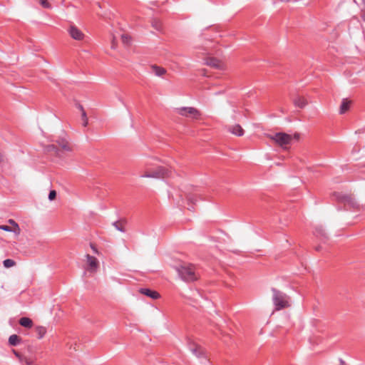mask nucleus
<instances>
[{"label":"nucleus","instance_id":"1a4fd4ad","mask_svg":"<svg viewBox=\"0 0 365 365\" xmlns=\"http://www.w3.org/2000/svg\"><path fill=\"white\" fill-rule=\"evenodd\" d=\"M44 150L47 153L54 155L58 158H62V154L61 153L59 148L57 147L56 144H51L46 145L45 147Z\"/></svg>","mask_w":365,"mask_h":365},{"label":"nucleus","instance_id":"ea45409f","mask_svg":"<svg viewBox=\"0 0 365 365\" xmlns=\"http://www.w3.org/2000/svg\"><path fill=\"white\" fill-rule=\"evenodd\" d=\"M192 209H193V207L191 206L190 207H188V210H191Z\"/></svg>","mask_w":365,"mask_h":365},{"label":"nucleus","instance_id":"ddd939ff","mask_svg":"<svg viewBox=\"0 0 365 365\" xmlns=\"http://www.w3.org/2000/svg\"><path fill=\"white\" fill-rule=\"evenodd\" d=\"M127 223V220L125 218L120 219L114 222H113V225L115 227L116 230L121 232H125L126 230L125 229V226Z\"/></svg>","mask_w":365,"mask_h":365},{"label":"nucleus","instance_id":"79ce46f5","mask_svg":"<svg viewBox=\"0 0 365 365\" xmlns=\"http://www.w3.org/2000/svg\"><path fill=\"white\" fill-rule=\"evenodd\" d=\"M316 250H317V251H319V247H317L316 248Z\"/></svg>","mask_w":365,"mask_h":365},{"label":"nucleus","instance_id":"5701e85b","mask_svg":"<svg viewBox=\"0 0 365 365\" xmlns=\"http://www.w3.org/2000/svg\"><path fill=\"white\" fill-rule=\"evenodd\" d=\"M4 266L6 268L11 267L15 265L16 262L11 259H6L3 262Z\"/></svg>","mask_w":365,"mask_h":365},{"label":"nucleus","instance_id":"9b49d317","mask_svg":"<svg viewBox=\"0 0 365 365\" xmlns=\"http://www.w3.org/2000/svg\"><path fill=\"white\" fill-rule=\"evenodd\" d=\"M139 292L142 294L146 295L153 299H157L160 298V294L154 290L148 288H140Z\"/></svg>","mask_w":365,"mask_h":365},{"label":"nucleus","instance_id":"473e14b6","mask_svg":"<svg viewBox=\"0 0 365 365\" xmlns=\"http://www.w3.org/2000/svg\"><path fill=\"white\" fill-rule=\"evenodd\" d=\"M361 17L363 19L364 21H365V11L361 10Z\"/></svg>","mask_w":365,"mask_h":365},{"label":"nucleus","instance_id":"c9c22d12","mask_svg":"<svg viewBox=\"0 0 365 365\" xmlns=\"http://www.w3.org/2000/svg\"><path fill=\"white\" fill-rule=\"evenodd\" d=\"M362 3H363V9L361 10L365 11V0H362Z\"/></svg>","mask_w":365,"mask_h":365},{"label":"nucleus","instance_id":"9d476101","mask_svg":"<svg viewBox=\"0 0 365 365\" xmlns=\"http://www.w3.org/2000/svg\"><path fill=\"white\" fill-rule=\"evenodd\" d=\"M86 257L87 259V263L89 266L90 270L92 272L96 271L99 265L98 259L95 257L91 256L88 254L86 255Z\"/></svg>","mask_w":365,"mask_h":365},{"label":"nucleus","instance_id":"2f4dec72","mask_svg":"<svg viewBox=\"0 0 365 365\" xmlns=\"http://www.w3.org/2000/svg\"><path fill=\"white\" fill-rule=\"evenodd\" d=\"M91 248L95 253L98 254V250L93 244H91Z\"/></svg>","mask_w":365,"mask_h":365},{"label":"nucleus","instance_id":"a19ab883","mask_svg":"<svg viewBox=\"0 0 365 365\" xmlns=\"http://www.w3.org/2000/svg\"><path fill=\"white\" fill-rule=\"evenodd\" d=\"M112 48H115V44H114V43H113V44H112Z\"/></svg>","mask_w":365,"mask_h":365},{"label":"nucleus","instance_id":"f3484780","mask_svg":"<svg viewBox=\"0 0 365 365\" xmlns=\"http://www.w3.org/2000/svg\"><path fill=\"white\" fill-rule=\"evenodd\" d=\"M294 104L296 107L303 108L307 104V101L303 97L298 96L294 98Z\"/></svg>","mask_w":365,"mask_h":365},{"label":"nucleus","instance_id":"6e6552de","mask_svg":"<svg viewBox=\"0 0 365 365\" xmlns=\"http://www.w3.org/2000/svg\"><path fill=\"white\" fill-rule=\"evenodd\" d=\"M70 36L75 40L81 41L83 40L85 35L83 33L78 29L75 25H71L68 30Z\"/></svg>","mask_w":365,"mask_h":365},{"label":"nucleus","instance_id":"7ed1b4c3","mask_svg":"<svg viewBox=\"0 0 365 365\" xmlns=\"http://www.w3.org/2000/svg\"><path fill=\"white\" fill-rule=\"evenodd\" d=\"M172 175L173 170L171 168L165 166H158L153 170L147 169L144 174L140 175V177L164 179L171 177Z\"/></svg>","mask_w":365,"mask_h":365},{"label":"nucleus","instance_id":"58836bf2","mask_svg":"<svg viewBox=\"0 0 365 365\" xmlns=\"http://www.w3.org/2000/svg\"><path fill=\"white\" fill-rule=\"evenodd\" d=\"M294 137H295L296 139H299V134H295Z\"/></svg>","mask_w":365,"mask_h":365},{"label":"nucleus","instance_id":"4468645a","mask_svg":"<svg viewBox=\"0 0 365 365\" xmlns=\"http://www.w3.org/2000/svg\"><path fill=\"white\" fill-rule=\"evenodd\" d=\"M228 131L237 136H242L244 135V130L239 124L230 126Z\"/></svg>","mask_w":365,"mask_h":365},{"label":"nucleus","instance_id":"f8f14e48","mask_svg":"<svg viewBox=\"0 0 365 365\" xmlns=\"http://www.w3.org/2000/svg\"><path fill=\"white\" fill-rule=\"evenodd\" d=\"M206 64L215 68H222V63L215 58H208L206 60Z\"/></svg>","mask_w":365,"mask_h":365},{"label":"nucleus","instance_id":"bb28decb","mask_svg":"<svg viewBox=\"0 0 365 365\" xmlns=\"http://www.w3.org/2000/svg\"><path fill=\"white\" fill-rule=\"evenodd\" d=\"M56 197V192L55 190H51L48 194V199L50 200H53Z\"/></svg>","mask_w":365,"mask_h":365},{"label":"nucleus","instance_id":"72a5a7b5","mask_svg":"<svg viewBox=\"0 0 365 365\" xmlns=\"http://www.w3.org/2000/svg\"><path fill=\"white\" fill-rule=\"evenodd\" d=\"M87 125H88V118L83 119V125L84 127H86V126H87Z\"/></svg>","mask_w":365,"mask_h":365},{"label":"nucleus","instance_id":"39448f33","mask_svg":"<svg viewBox=\"0 0 365 365\" xmlns=\"http://www.w3.org/2000/svg\"><path fill=\"white\" fill-rule=\"evenodd\" d=\"M335 196L339 202L343 203L347 208L357 209L359 205L351 195L336 193Z\"/></svg>","mask_w":365,"mask_h":365},{"label":"nucleus","instance_id":"b1692460","mask_svg":"<svg viewBox=\"0 0 365 365\" xmlns=\"http://www.w3.org/2000/svg\"><path fill=\"white\" fill-rule=\"evenodd\" d=\"M41 6L44 9H51V5L47 0H38Z\"/></svg>","mask_w":365,"mask_h":365},{"label":"nucleus","instance_id":"412c9836","mask_svg":"<svg viewBox=\"0 0 365 365\" xmlns=\"http://www.w3.org/2000/svg\"><path fill=\"white\" fill-rule=\"evenodd\" d=\"M35 331L38 339H42L46 334V328L42 326L36 327Z\"/></svg>","mask_w":365,"mask_h":365},{"label":"nucleus","instance_id":"393cba45","mask_svg":"<svg viewBox=\"0 0 365 365\" xmlns=\"http://www.w3.org/2000/svg\"><path fill=\"white\" fill-rule=\"evenodd\" d=\"M121 40L125 45H128L130 42V37L127 34H123L121 36Z\"/></svg>","mask_w":365,"mask_h":365},{"label":"nucleus","instance_id":"c756f323","mask_svg":"<svg viewBox=\"0 0 365 365\" xmlns=\"http://www.w3.org/2000/svg\"><path fill=\"white\" fill-rule=\"evenodd\" d=\"M153 26L157 29V30H160L161 29V24L159 23V22H156L155 24H153Z\"/></svg>","mask_w":365,"mask_h":365},{"label":"nucleus","instance_id":"7c9ffc66","mask_svg":"<svg viewBox=\"0 0 365 365\" xmlns=\"http://www.w3.org/2000/svg\"><path fill=\"white\" fill-rule=\"evenodd\" d=\"M187 199L188 202H192V203H193V201L195 200L192 195H188L187 197Z\"/></svg>","mask_w":365,"mask_h":365},{"label":"nucleus","instance_id":"423d86ee","mask_svg":"<svg viewBox=\"0 0 365 365\" xmlns=\"http://www.w3.org/2000/svg\"><path fill=\"white\" fill-rule=\"evenodd\" d=\"M177 112L179 115L185 116V117H191L193 119L200 118L201 113L200 112L193 108V107H182L177 109Z\"/></svg>","mask_w":365,"mask_h":365},{"label":"nucleus","instance_id":"f03ea898","mask_svg":"<svg viewBox=\"0 0 365 365\" xmlns=\"http://www.w3.org/2000/svg\"><path fill=\"white\" fill-rule=\"evenodd\" d=\"M272 292L273 293L272 301L276 310H281L289 307V297L288 295L275 288H272Z\"/></svg>","mask_w":365,"mask_h":365},{"label":"nucleus","instance_id":"e433bc0d","mask_svg":"<svg viewBox=\"0 0 365 365\" xmlns=\"http://www.w3.org/2000/svg\"><path fill=\"white\" fill-rule=\"evenodd\" d=\"M14 353L17 357L20 356L19 354L16 351L14 350Z\"/></svg>","mask_w":365,"mask_h":365},{"label":"nucleus","instance_id":"20e7f679","mask_svg":"<svg viewBox=\"0 0 365 365\" xmlns=\"http://www.w3.org/2000/svg\"><path fill=\"white\" fill-rule=\"evenodd\" d=\"M271 139L284 149H287V145L292 140V136L285 133H277L271 137Z\"/></svg>","mask_w":365,"mask_h":365},{"label":"nucleus","instance_id":"cd10ccee","mask_svg":"<svg viewBox=\"0 0 365 365\" xmlns=\"http://www.w3.org/2000/svg\"><path fill=\"white\" fill-rule=\"evenodd\" d=\"M0 230H4L6 232H12V228L8 225H0Z\"/></svg>","mask_w":365,"mask_h":365},{"label":"nucleus","instance_id":"6ab92c4d","mask_svg":"<svg viewBox=\"0 0 365 365\" xmlns=\"http://www.w3.org/2000/svg\"><path fill=\"white\" fill-rule=\"evenodd\" d=\"M151 69L157 76H163L166 73V70L164 68L156 65H153Z\"/></svg>","mask_w":365,"mask_h":365},{"label":"nucleus","instance_id":"f257e3e1","mask_svg":"<svg viewBox=\"0 0 365 365\" xmlns=\"http://www.w3.org/2000/svg\"><path fill=\"white\" fill-rule=\"evenodd\" d=\"M177 272L180 278L187 282L196 281L199 274L196 272L195 265L192 264H183L177 268Z\"/></svg>","mask_w":365,"mask_h":365},{"label":"nucleus","instance_id":"a878e982","mask_svg":"<svg viewBox=\"0 0 365 365\" xmlns=\"http://www.w3.org/2000/svg\"><path fill=\"white\" fill-rule=\"evenodd\" d=\"M9 223L14 225L16 227V230H14V232L19 233L20 228H19L18 224L14 220H12V219L9 220Z\"/></svg>","mask_w":365,"mask_h":365},{"label":"nucleus","instance_id":"4be33fe9","mask_svg":"<svg viewBox=\"0 0 365 365\" xmlns=\"http://www.w3.org/2000/svg\"><path fill=\"white\" fill-rule=\"evenodd\" d=\"M314 234L317 237L327 238V234H326L324 230L322 227H317L315 228Z\"/></svg>","mask_w":365,"mask_h":365},{"label":"nucleus","instance_id":"a211bd4d","mask_svg":"<svg viewBox=\"0 0 365 365\" xmlns=\"http://www.w3.org/2000/svg\"><path fill=\"white\" fill-rule=\"evenodd\" d=\"M19 324L25 328H31L33 326V322L29 317H21L19 319Z\"/></svg>","mask_w":365,"mask_h":365},{"label":"nucleus","instance_id":"aec40b11","mask_svg":"<svg viewBox=\"0 0 365 365\" xmlns=\"http://www.w3.org/2000/svg\"><path fill=\"white\" fill-rule=\"evenodd\" d=\"M21 339L16 334H12L9 338V343L11 346H17L20 344Z\"/></svg>","mask_w":365,"mask_h":365},{"label":"nucleus","instance_id":"c85d7f7f","mask_svg":"<svg viewBox=\"0 0 365 365\" xmlns=\"http://www.w3.org/2000/svg\"><path fill=\"white\" fill-rule=\"evenodd\" d=\"M78 108H79L81 110V111H82V115H82V120L87 118L86 113V111L83 110V106H82L81 105H79V106H78Z\"/></svg>","mask_w":365,"mask_h":365},{"label":"nucleus","instance_id":"2eb2a0df","mask_svg":"<svg viewBox=\"0 0 365 365\" xmlns=\"http://www.w3.org/2000/svg\"><path fill=\"white\" fill-rule=\"evenodd\" d=\"M190 349L196 356L200 357L203 355L204 351L203 349L195 344H192L190 345Z\"/></svg>","mask_w":365,"mask_h":365},{"label":"nucleus","instance_id":"f704fd0d","mask_svg":"<svg viewBox=\"0 0 365 365\" xmlns=\"http://www.w3.org/2000/svg\"><path fill=\"white\" fill-rule=\"evenodd\" d=\"M26 363L28 365H32V364H33V361H32V360H31V359H26Z\"/></svg>","mask_w":365,"mask_h":365},{"label":"nucleus","instance_id":"4c0bfd02","mask_svg":"<svg viewBox=\"0 0 365 365\" xmlns=\"http://www.w3.org/2000/svg\"><path fill=\"white\" fill-rule=\"evenodd\" d=\"M3 159H4V155L1 153H0V163L3 160Z\"/></svg>","mask_w":365,"mask_h":365},{"label":"nucleus","instance_id":"0eeeda50","mask_svg":"<svg viewBox=\"0 0 365 365\" xmlns=\"http://www.w3.org/2000/svg\"><path fill=\"white\" fill-rule=\"evenodd\" d=\"M56 145L59 148L61 153L62 154V158L65 153L71 151V146L68 141V140L65 138H58L55 140Z\"/></svg>","mask_w":365,"mask_h":365},{"label":"nucleus","instance_id":"dca6fc26","mask_svg":"<svg viewBox=\"0 0 365 365\" xmlns=\"http://www.w3.org/2000/svg\"><path fill=\"white\" fill-rule=\"evenodd\" d=\"M350 104H351L350 101H348L346 98L343 99L341 104L340 106L339 113L340 114L345 113L349 109Z\"/></svg>","mask_w":365,"mask_h":365}]
</instances>
